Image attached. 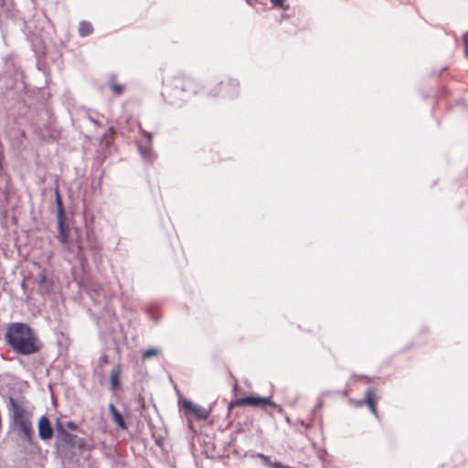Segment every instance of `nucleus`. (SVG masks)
Here are the masks:
<instances>
[{"label": "nucleus", "instance_id": "obj_1", "mask_svg": "<svg viewBox=\"0 0 468 468\" xmlns=\"http://www.w3.org/2000/svg\"><path fill=\"white\" fill-rule=\"evenodd\" d=\"M5 339L16 352L22 355L34 354L40 349L31 328L23 323L11 324L6 329Z\"/></svg>", "mask_w": 468, "mask_h": 468}, {"label": "nucleus", "instance_id": "obj_2", "mask_svg": "<svg viewBox=\"0 0 468 468\" xmlns=\"http://www.w3.org/2000/svg\"><path fill=\"white\" fill-rule=\"evenodd\" d=\"M56 439L57 447L59 449L68 450L76 444L77 436L68 432L62 423L58 422L56 425Z\"/></svg>", "mask_w": 468, "mask_h": 468}, {"label": "nucleus", "instance_id": "obj_3", "mask_svg": "<svg viewBox=\"0 0 468 468\" xmlns=\"http://www.w3.org/2000/svg\"><path fill=\"white\" fill-rule=\"evenodd\" d=\"M9 409L12 412L14 424L31 419V413L28 412L22 405L17 403L13 398H9Z\"/></svg>", "mask_w": 468, "mask_h": 468}, {"label": "nucleus", "instance_id": "obj_4", "mask_svg": "<svg viewBox=\"0 0 468 468\" xmlns=\"http://www.w3.org/2000/svg\"><path fill=\"white\" fill-rule=\"evenodd\" d=\"M236 405L238 406H252V407H263V406H271L273 408H278L279 406L271 401L268 398H261V397H255V396H248L245 398L239 399L236 401Z\"/></svg>", "mask_w": 468, "mask_h": 468}, {"label": "nucleus", "instance_id": "obj_5", "mask_svg": "<svg viewBox=\"0 0 468 468\" xmlns=\"http://www.w3.org/2000/svg\"><path fill=\"white\" fill-rule=\"evenodd\" d=\"M144 135L145 136V144H144L142 142H139L138 149L142 157L146 162H152L154 160V154L151 148L153 137L151 133H148L146 132H144Z\"/></svg>", "mask_w": 468, "mask_h": 468}, {"label": "nucleus", "instance_id": "obj_6", "mask_svg": "<svg viewBox=\"0 0 468 468\" xmlns=\"http://www.w3.org/2000/svg\"><path fill=\"white\" fill-rule=\"evenodd\" d=\"M16 430L19 432V434L28 442H33V426L31 419L27 420L26 421H20L16 424H14Z\"/></svg>", "mask_w": 468, "mask_h": 468}, {"label": "nucleus", "instance_id": "obj_7", "mask_svg": "<svg viewBox=\"0 0 468 468\" xmlns=\"http://www.w3.org/2000/svg\"><path fill=\"white\" fill-rule=\"evenodd\" d=\"M182 405L186 410L192 412L199 420H206L209 415V410L189 400H183Z\"/></svg>", "mask_w": 468, "mask_h": 468}, {"label": "nucleus", "instance_id": "obj_8", "mask_svg": "<svg viewBox=\"0 0 468 468\" xmlns=\"http://www.w3.org/2000/svg\"><path fill=\"white\" fill-rule=\"evenodd\" d=\"M53 429L50 421L46 416H42L38 421V436L41 440L47 441L51 439Z\"/></svg>", "mask_w": 468, "mask_h": 468}, {"label": "nucleus", "instance_id": "obj_9", "mask_svg": "<svg viewBox=\"0 0 468 468\" xmlns=\"http://www.w3.org/2000/svg\"><path fill=\"white\" fill-rule=\"evenodd\" d=\"M110 411L112 416L113 421L122 430L127 429V425L121 415V413L117 410V409L113 406V404H110L109 406Z\"/></svg>", "mask_w": 468, "mask_h": 468}, {"label": "nucleus", "instance_id": "obj_10", "mask_svg": "<svg viewBox=\"0 0 468 468\" xmlns=\"http://www.w3.org/2000/svg\"><path fill=\"white\" fill-rule=\"evenodd\" d=\"M365 401L367 403V405L369 407L370 409V411L376 416L378 417V411H377V409H376V405H375V402H374V399H373V392L370 388H368L367 391H366V394H365Z\"/></svg>", "mask_w": 468, "mask_h": 468}, {"label": "nucleus", "instance_id": "obj_11", "mask_svg": "<svg viewBox=\"0 0 468 468\" xmlns=\"http://www.w3.org/2000/svg\"><path fill=\"white\" fill-rule=\"evenodd\" d=\"M58 228V239L61 243H66L68 239V231L64 227V218H57Z\"/></svg>", "mask_w": 468, "mask_h": 468}, {"label": "nucleus", "instance_id": "obj_12", "mask_svg": "<svg viewBox=\"0 0 468 468\" xmlns=\"http://www.w3.org/2000/svg\"><path fill=\"white\" fill-rule=\"evenodd\" d=\"M78 30L80 37H87L92 33V26L87 21H81Z\"/></svg>", "mask_w": 468, "mask_h": 468}, {"label": "nucleus", "instance_id": "obj_13", "mask_svg": "<svg viewBox=\"0 0 468 468\" xmlns=\"http://www.w3.org/2000/svg\"><path fill=\"white\" fill-rule=\"evenodd\" d=\"M55 197H56V205H57V218H63L64 217V208L62 204V199L58 188L55 189Z\"/></svg>", "mask_w": 468, "mask_h": 468}, {"label": "nucleus", "instance_id": "obj_14", "mask_svg": "<svg viewBox=\"0 0 468 468\" xmlns=\"http://www.w3.org/2000/svg\"><path fill=\"white\" fill-rule=\"evenodd\" d=\"M120 368L116 367L111 372V387L113 391L119 388Z\"/></svg>", "mask_w": 468, "mask_h": 468}, {"label": "nucleus", "instance_id": "obj_15", "mask_svg": "<svg viewBox=\"0 0 468 468\" xmlns=\"http://www.w3.org/2000/svg\"><path fill=\"white\" fill-rule=\"evenodd\" d=\"M38 289L42 293L49 292V285L48 284V279L45 273H42L38 282Z\"/></svg>", "mask_w": 468, "mask_h": 468}, {"label": "nucleus", "instance_id": "obj_16", "mask_svg": "<svg viewBox=\"0 0 468 468\" xmlns=\"http://www.w3.org/2000/svg\"><path fill=\"white\" fill-rule=\"evenodd\" d=\"M158 353H159L158 349H156V348H149V349H147V350H145L144 352L143 358L144 359H149L152 356H156Z\"/></svg>", "mask_w": 468, "mask_h": 468}, {"label": "nucleus", "instance_id": "obj_17", "mask_svg": "<svg viewBox=\"0 0 468 468\" xmlns=\"http://www.w3.org/2000/svg\"><path fill=\"white\" fill-rule=\"evenodd\" d=\"M112 90H113L114 93L120 94L122 90V87L119 84H112Z\"/></svg>", "mask_w": 468, "mask_h": 468}, {"label": "nucleus", "instance_id": "obj_18", "mask_svg": "<svg viewBox=\"0 0 468 468\" xmlns=\"http://www.w3.org/2000/svg\"><path fill=\"white\" fill-rule=\"evenodd\" d=\"M463 44L465 47V53L468 55V32H466L463 37Z\"/></svg>", "mask_w": 468, "mask_h": 468}, {"label": "nucleus", "instance_id": "obj_19", "mask_svg": "<svg viewBox=\"0 0 468 468\" xmlns=\"http://www.w3.org/2000/svg\"><path fill=\"white\" fill-rule=\"evenodd\" d=\"M270 1L273 5L278 6V7H281L283 5V0H270Z\"/></svg>", "mask_w": 468, "mask_h": 468}, {"label": "nucleus", "instance_id": "obj_20", "mask_svg": "<svg viewBox=\"0 0 468 468\" xmlns=\"http://www.w3.org/2000/svg\"><path fill=\"white\" fill-rule=\"evenodd\" d=\"M66 426L70 430H77V425L73 421H67Z\"/></svg>", "mask_w": 468, "mask_h": 468}, {"label": "nucleus", "instance_id": "obj_21", "mask_svg": "<svg viewBox=\"0 0 468 468\" xmlns=\"http://www.w3.org/2000/svg\"><path fill=\"white\" fill-rule=\"evenodd\" d=\"M88 118L90 122H92L93 123L95 124H98L99 122L97 120H95L90 114L88 115Z\"/></svg>", "mask_w": 468, "mask_h": 468}, {"label": "nucleus", "instance_id": "obj_22", "mask_svg": "<svg viewBox=\"0 0 468 468\" xmlns=\"http://www.w3.org/2000/svg\"><path fill=\"white\" fill-rule=\"evenodd\" d=\"M90 298H91L94 302H100V300H99V299H98V300H97V299H94V295H93V294H91V295H90Z\"/></svg>", "mask_w": 468, "mask_h": 468}, {"label": "nucleus", "instance_id": "obj_23", "mask_svg": "<svg viewBox=\"0 0 468 468\" xmlns=\"http://www.w3.org/2000/svg\"><path fill=\"white\" fill-rule=\"evenodd\" d=\"M186 86H187V87L190 89V86H192L191 81H187V82H186Z\"/></svg>", "mask_w": 468, "mask_h": 468}, {"label": "nucleus", "instance_id": "obj_24", "mask_svg": "<svg viewBox=\"0 0 468 468\" xmlns=\"http://www.w3.org/2000/svg\"><path fill=\"white\" fill-rule=\"evenodd\" d=\"M21 286H22V288H25V287H26V282H25V281H22V282H21Z\"/></svg>", "mask_w": 468, "mask_h": 468}]
</instances>
